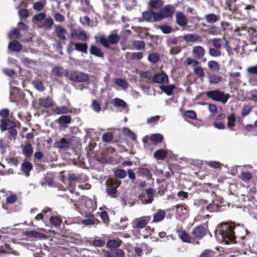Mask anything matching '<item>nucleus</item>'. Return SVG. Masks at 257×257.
I'll return each instance as SVG.
<instances>
[{"label": "nucleus", "instance_id": "9b49d317", "mask_svg": "<svg viewBox=\"0 0 257 257\" xmlns=\"http://www.w3.org/2000/svg\"><path fill=\"white\" fill-rule=\"evenodd\" d=\"M151 217L150 216H143L137 219L134 225V228L139 229H143L151 220Z\"/></svg>", "mask_w": 257, "mask_h": 257}, {"label": "nucleus", "instance_id": "cd10ccee", "mask_svg": "<svg viewBox=\"0 0 257 257\" xmlns=\"http://www.w3.org/2000/svg\"><path fill=\"white\" fill-rule=\"evenodd\" d=\"M0 253H12L16 254L17 251L13 249L10 244L5 243L4 245L0 246Z\"/></svg>", "mask_w": 257, "mask_h": 257}, {"label": "nucleus", "instance_id": "39448f33", "mask_svg": "<svg viewBox=\"0 0 257 257\" xmlns=\"http://www.w3.org/2000/svg\"><path fill=\"white\" fill-rule=\"evenodd\" d=\"M121 184V181L118 179H111L106 182L107 188L106 192L108 195L112 196L117 193V188Z\"/></svg>", "mask_w": 257, "mask_h": 257}, {"label": "nucleus", "instance_id": "6e6d98bb", "mask_svg": "<svg viewBox=\"0 0 257 257\" xmlns=\"http://www.w3.org/2000/svg\"><path fill=\"white\" fill-rule=\"evenodd\" d=\"M159 28L164 34H169L171 33L173 29L171 27L166 24H163L159 26Z\"/></svg>", "mask_w": 257, "mask_h": 257}, {"label": "nucleus", "instance_id": "1a4fd4ad", "mask_svg": "<svg viewBox=\"0 0 257 257\" xmlns=\"http://www.w3.org/2000/svg\"><path fill=\"white\" fill-rule=\"evenodd\" d=\"M72 141V139L70 138H64L56 142L54 146L55 148H57L59 149L68 150L70 148Z\"/></svg>", "mask_w": 257, "mask_h": 257}, {"label": "nucleus", "instance_id": "5701e85b", "mask_svg": "<svg viewBox=\"0 0 257 257\" xmlns=\"http://www.w3.org/2000/svg\"><path fill=\"white\" fill-rule=\"evenodd\" d=\"M32 169L33 165L30 162L25 161L21 165V170L26 177L30 176V172Z\"/></svg>", "mask_w": 257, "mask_h": 257}, {"label": "nucleus", "instance_id": "b1692460", "mask_svg": "<svg viewBox=\"0 0 257 257\" xmlns=\"http://www.w3.org/2000/svg\"><path fill=\"white\" fill-rule=\"evenodd\" d=\"M8 48L12 51L19 52L22 49V45L17 40L11 41L8 45Z\"/></svg>", "mask_w": 257, "mask_h": 257}, {"label": "nucleus", "instance_id": "09e8293b", "mask_svg": "<svg viewBox=\"0 0 257 257\" xmlns=\"http://www.w3.org/2000/svg\"><path fill=\"white\" fill-rule=\"evenodd\" d=\"M123 134L133 141L137 140L136 135L128 128H124L123 130Z\"/></svg>", "mask_w": 257, "mask_h": 257}, {"label": "nucleus", "instance_id": "603ef678", "mask_svg": "<svg viewBox=\"0 0 257 257\" xmlns=\"http://www.w3.org/2000/svg\"><path fill=\"white\" fill-rule=\"evenodd\" d=\"M50 221L52 225L55 227H58L62 223V219L57 216H51L50 218Z\"/></svg>", "mask_w": 257, "mask_h": 257}, {"label": "nucleus", "instance_id": "9d476101", "mask_svg": "<svg viewBox=\"0 0 257 257\" xmlns=\"http://www.w3.org/2000/svg\"><path fill=\"white\" fill-rule=\"evenodd\" d=\"M154 83L167 84L169 81L168 76L164 72H161L154 75L152 79Z\"/></svg>", "mask_w": 257, "mask_h": 257}, {"label": "nucleus", "instance_id": "bb28decb", "mask_svg": "<svg viewBox=\"0 0 257 257\" xmlns=\"http://www.w3.org/2000/svg\"><path fill=\"white\" fill-rule=\"evenodd\" d=\"M182 42L181 37H169L167 39L166 44L168 47H172Z\"/></svg>", "mask_w": 257, "mask_h": 257}, {"label": "nucleus", "instance_id": "2eb2a0df", "mask_svg": "<svg viewBox=\"0 0 257 257\" xmlns=\"http://www.w3.org/2000/svg\"><path fill=\"white\" fill-rule=\"evenodd\" d=\"M171 211H176V214L180 217L183 216L187 214V207L182 204H177L173 206L170 209Z\"/></svg>", "mask_w": 257, "mask_h": 257}, {"label": "nucleus", "instance_id": "e2e57ef3", "mask_svg": "<svg viewBox=\"0 0 257 257\" xmlns=\"http://www.w3.org/2000/svg\"><path fill=\"white\" fill-rule=\"evenodd\" d=\"M184 114L185 117L191 119H195L197 117L196 113L191 110L185 111Z\"/></svg>", "mask_w": 257, "mask_h": 257}, {"label": "nucleus", "instance_id": "c03bdc74", "mask_svg": "<svg viewBox=\"0 0 257 257\" xmlns=\"http://www.w3.org/2000/svg\"><path fill=\"white\" fill-rule=\"evenodd\" d=\"M198 34H189L183 37V39L187 42H196L198 38Z\"/></svg>", "mask_w": 257, "mask_h": 257}, {"label": "nucleus", "instance_id": "4c0bfd02", "mask_svg": "<svg viewBox=\"0 0 257 257\" xmlns=\"http://www.w3.org/2000/svg\"><path fill=\"white\" fill-rule=\"evenodd\" d=\"M227 127L230 130L233 131L235 130L234 126H235V117L234 114H231L227 117Z\"/></svg>", "mask_w": 257, "mask_h": 257}, {"label": "nucleus", "instance_id": "69168bd1", "mask_svg": "<svg viewBox=\"0 0 257 257\" xmlns=\"http://www.w3.org/2000/svg\"><path fill=\"white\" fill-rule=\"evenodd\" d=\"M115 176L118 178H123L126 175V172L123 169H117L114 172Z\"/></svg>", "mask_w": 257, "mask_h": 257}, {"label": "nucleus", "instance_id": "bf43d9fd", "mask_svg": "<svg viewBox=\"0 0 257 257\" xmlns=\"http://www.w3.org/2000/svg\"><path fill=\"white\" fill-rule=\"evenodd\" d=\"M99 42L105 48H110L108 38H106L104 36H101L99 38Z\"/></svg>", "mask_w": 257, "mask_h": 257}, {"label": "nucleus", "instance_id": "dca6fc26", "mask_svg": "<svg viewBox=\"0 0 257 257\" xmlns=\"http://www.w3.org/2000/svg\"><path fill=\"white\" fill-rule=\"evenodd\" d=\"M177 233L180 239L184 242L190 243L191 237L190 235L186 231V230L182 228L177 230Z\"/></svg>", "mask_w": 257, "mask_h": 257}, {"label": "nucleus", "instance_id": "4d7b16f0", "mask_svg": "<svg viewBox=\"0 0 257 257\" xmlns=\"http://www.w3.org/2000/svg\"><path fill=\"white\" fill-rule=\"evenodd\" d=\"M133 46L137 50H143L145 49V44L143 41H136L133 43Z\"/></svg>", "mask_w": 257, "mask_h": 257}, {"label": "nucleus", "instance_id": "f704fd0d", "mask_svg": "<svg viewBox=\"0 0 257 257\" xmlns=\"http://www.w3.org/2000/svg\"><path fill=\"white\" fill-rule=\"evenodd\" d=\"M121 243L122 241L121 240L111 239L107 242L106 246L109 248V249L118 248L120 246Z\"/></svg>", "mask_w": 257, "mask_h": 257}, {"label": "nucleus", "instance_id": "4be33fe9", "mask_svg": "<svg viewBox=\"0 0 257 257\" xmlns=\"http://www.w3.org/2000/svg\"><path fill=\"white\" fill-rule=\"evenodd\" d=\"M159 88L167 95L170 96L173 94V91L176 88V86L174 84L166 85L162 84L160 86Z\"/></svg>", "mask_w": 257, "mask_h": 257}, {"label": "nucleus", "instance_id": "473e14b6", "mask_svg": "<svg viewBox=\"0 0 257 257\" xmlns=\"http://www.w3.org/2000/svg\"><path fill=\"white\" fill-rule=\"evenodd\" d=\"M81 7L79 8V10L83 12L87 13L92 8L90 4V0H81Z\"/></svg>", "mask_w": 257, "mask_h": 257}, {"label": "nucleus", "instance_id": "a18cd8bd", "mask_svg": "<svg viewBox=\"0 0 257 257\" xmlns=\"http://www.w3.org/2000/svg\"><path fill=\"white\" fill-rule=\"evenodd\" d=\"M148 60L153 63H157L160 59L159 55L157 53H152L148 56Z\"/></svg>", "mask_w": 257, "mask_h": 257}, {"label": "nucleus", "instance_id": "7ed1b4c3", "mask_svg": "<svg viewBox=\"0 0 257 257\" xmlns=\"http://www.w3.org/2000/svg\"><path fill=\"white\" fill-rule=\"evenodd\" d=\"M206 95L209 98L223 104L226 103L230 97L229 94L225 93L219 89L208 91L206 92Z\"/></svg>", "mask_w": 257, "mask_h": 257}, {"label": "nucleus", "instance_id": "13d9d810", "mask_svg": "<svg viewBox=\"0 0 257 257\" xmlns=\"http://www.w3.org/2000/svg\"><path fill=\"white\" fill-rule=\"evenodd\" d=\"M221 77L216 74H213L209 77V82L212 84L218 83L221 81Z\"/></svg>", "mask_w": 257, "mask_h": 257}, {"label": "nucleus", "instance_id": "0e129e2a", "mask_svg": "<svg viewBox=\"0 0 257 257\" xmlns=\"http://www.w3.org/2000/svg\"><path fill=\"white\" fill-rule=\"evenodd\" d=\"M169 50L170 54L172 55H175L179 54L181 51V47L180 46H176L174 47H171Z\"/></svg>", "mask_w": 257, "mask_h": 257}, {"label": "nucleus", "instance_id": "5fc2aeb1", "mask_svg": "<svg viewBox=\"0 0 257 257\" xmlns=\"http://www.w3.org/2000/svg\"><path fill=\"white\" fill-rule=\"evenodd\" d=\"M206 208L209 212H217L219 210V206L213 202L207 205Z\"/></svg>", "mask_w": 257, "mask_h": 257}, {"label": "nucleus", "instance_id": "4468645a", "mask_svg": "<svg viewBox=\"0 0 257 257\" xmlns=\"http://www.w3.org/2000/svg\"><path fill=\"white\" fill-rule=\"evenodd\" d=\"M38 102L40 107L44 108L51 107L54 104L53 99L49 96L40 98L38 100Z\"/></svg>", "mask_w": 257, "mask_h": 257}, {"label": "nucleus", "instance_id": "6e6552de", "mask_svg": "<svg viewBox=\"0 0 257 257\" xmlns=\"http://www.w3.org/2000/svg\"><path fill=\"white\" fill-rule=\"evenodd\" d=\"M159 13L152 10H148L142 13V18L147 22H155L159 21Z\"/></svg>", "mask_w": 257, "mask_h": 257}, {"label": "nucleus", "instance_id": "ddd939ff", "mask_svg": "<svg viewBox=\"0 0 257 257\" xmlns=\"http://www.w3.org/2000/svg\"><path fill=\"white\" fill-rule=\"evenodd\" d=\"M212 46L220 50L223 47H226L228 44V42L225 37L222 38H213L211 40Z\"/></svg>", "mask_w": 257, "mask_h": 257}, {"label": "nucleus", "instance_id": "58836bf2", "mask_svg": "<svg viewBox=\"0 0 257 257\" xmlns=\"http://www.w3.org/2000/svg\"><path fill=\"white\" fill-rule=\"evenodd\" d=\"M71 117L69 115H62L58 119V123L60 125L69 124L71 122Z\"/></svg>", "mask_w": 257, "mask_h": 257}, {"label": "nucleus", "instance_id": "774afa93", "mask_svg": "<svg viewBox=\"0 0 257 257\" xmlns=\"http://www.w3.org/2000/svg\"><path fill=\"white\" fill-rule=\"evenodd\" d=\"M214 252L211 250L205 249L200 255V257H214Z\"/></svg>", "mask_w": 257, "mask_h": 257}, {"label": "nucleus", "instance_id": "a211bd4d", "mask_svg": "<svg viewBox=\"0 0 257 257\" xmlns=\"http://www.w3.org/2000/svg\"><path fill=\"white\" fill-rule=\"evenodd\" d=\"M89 52L91 55L95 56V57L100 58H104V52L100 48L94 45H92L90 46Z\"/></svg>", "mask_w": 257, "mask_h": 257}, {"label": "nucleus", "instance_id": "ea45409f", "mask_svg": "<svg viewBox=\"0 0 257 257\" xmlns=\"http://www.w3.org/2000/svg\"><path fill=\"white\" fill-rule=\"evenodd\" d=\"M114 83L124 90H126L128 86L127 82L124 79L116 78L114 80Z\"/></svg>", "mask_w": 257, "mask_h": 257}, {"label": "nucleus", "instance_id": "79ce46f5", "mask_svg": "<svg viewBox=\"0 0 257 257\" xmlns=\"http://www.w3.org/2000/svg\"><path fill=\"white\" fill-rule=\"evenodd\" d=\"M107 38L109 45L110 44L113 45L117 44L120 39L119 36L116 34H111L109 35Z\"/></svg>", "mask_w": 257, "mask_h": 257}, {"label": "nucleus", "instance_id": "7c9ffc66", "mask_svg": "<svg viewBox=\"0 0 257 257\" xmlns=\"http://www.w3.org/2000/svg\"><path fill=\"white\" fill-rule=\"evenodd\" d=\"M75 50L83 53L87 54L88 45L86 43H75L74 44Z\"/></svg>", "mask_w": 257, "mask_h": 257}, {"label": "nucleus", "instance_id": "338daca9", "mask_svg": "<svg viewBox=\"0 0 257 257\" xmlns=\"http://www.w3.org/2000/svg\"><path fill=\"white\" fill-rule=\"evenodd\" d=\"M9 36L11 38H15L16 39H19L20 38L21 34L19 32V29L17 28L14 29L10 33Z\"/></svg>", "mask_w": 257, "mask_h": 257}, {"label": "nucleus", "instance_id": "20e7f679", "mask_svg": "<svg viewBox=\"0 0 257 257\" xmlns=\"http://www.w3.org/2000/svg\"><path fill=\"white\" fill-rule=\"evenodd\" d=\"M69 78L70 80L76 82H87L89 80V77L87 74L79 71H72L69 74Z\"/></svg>", "mask_w": 257, "mask_h": 257}, {"label": "nucleus", "instance_id": "f3484780", "mask_svg": "<svg viewBox=\"0 0 257 257\" xmlns=\"http://www.w3.org/2000/svg\"><path fill=\"white\" fill-rule=\"evenodd\" d=\"M192 54L196 59L200 60L204 56L205 50L202 46H196L193 47Z\"/></svg>", "mask_w": 257, "mask_h": 257}, {"label": "nucleus", "instance_id": "c756f323", "mask_svg": "<svg viewBox=\"0 0 257 257\" xmlns=\"http://www.w3.org/2000/svg\"><path fill=\"white\" fill-rule=\"evenodd\" d=\"M206 22L209 24L215 23L219 21L220 17L218 15L214 14H209L206 15L204 17Z\"/></svg>", "mask_w": 257, "mask_h": 257}, {"label": "nucleus", "instance_id": "37998d69", "mask_svg": "<svg viewBox=\"0 0 257 257\" xmlns=\"http://www.w3.org/2000/svg\"><path fill=\"white\" fill-rule=\"evenodd\" d=\"M30 14L29 10L27 9H20L18 12V16L21 20L28 18L30 16Z\"/></svg>", "mask_w": 257, "mask_h": 257}, {"label": "nucleus", "instance_id": "412c9836", "mask_svg": "<svg viewBox=\"0 0 257 257\" xmlns=\"http://www.w3.org/2000/svg\"><path fill=\"white\" fill-rule=\"evenodd\" d=\"M168 155L167 150L163 149L157 150L154 153V157L158 160H163L166 159Z\"/></svg>", "mask_w": 257, "mask_h": 257}, {"label": "nucleus", "instance_id": "6ab92c4d", "mask_svg": "<svg viewBox=\"0 0 257 257\" xmlns=\"http://www.w3.org/2000/svg\"><path fill=\"white\" fill-rule=\"evenodd\" d=\"M52 74L55 76L62 77L68 75L67 70L62 67L55 66L52 70Z\"/></svg>", "mask_w": 257, "mask_h": 257}, {"label": "nucleus", "instance_id": "864d4df0", "mask_svg": "<svg viewBox=\"0 0 257 257\" xmlns=\"http://www.w3.org/2000/svg\"><path fill=\"white\" fill-rule=\"evenodd\" d=\"M33 85L36 89L40 91H43L45 89L43 83L39 80L34 81L33 82Z\"/></svg>", "mask_w": 257, "mask_h": 257}, {"label": "nucleus", "instance_id": "2f4dec72", "mask_svg": "<svg viewBox=\"0 0 257 257\" xmlns=\"http://www.w3.org/2000/svg\"><path fill=\"white\" fill-rule=\"evenodd\" d=\"M164 4L163 1L161 0H150L148 6L152 9H159L161 8Z\"/></svg>", "mask_w": 257, "mask_h": 257}, {"label": "nucleus", "instance_id": "e433bc0d", "mask_svg": "<svg viewBox=\"0 0 257 257\" xmlns=\"http://www.w3.org/2000/svg\"><path fill=\"white\" fill-rule=\"evenodd\" d=\"M111 103L115 106L121 107L123 108H125L127 106L126 103L124 100L118 98H115L112 99Z\"/></svg>", "mask_w": 257, "mask_h": 257}, {"label": "nucleus", "instance_id": "f257e3e1", "mask_svg": "<svg viewBox=\"0 0 257 257\" xmlns=\"http://www.w3.org/2000/svg\"><path fill=\"white\" fill-rule=\"evenodd\" d=\"M246 232L247 230L242 225L235 224L233 222L221 223L217 229L218 233L226 244L235 243L237 237L244 239Z\"/></svg>", "mask_w": 257, "mask_h": 257}, {"label": "nucleus", "instance_id": "0eeeda50", "mask_svg": "<svg viewBox=\"0 0 257 257\" xmlns=\"http://www.w3.org/2000/svg\"><path fill=\"white\" fill-rule=\"evenodd\" d=\"M175 12V7L172 5H168L164 6L159 12L158 17L159 21L163 19L171 17Z\"/></svg>", "mask_w": 257, "mask_h": 257}, {"label": "nucleus", "instance_id": "aec40b11", "mask_svg": "<svg viewBox=\"0 0 257 257\" xmlns=\"http://www.w3.org/2000/svg\"><path fill=\"white\" fill-rule=\"evenodd\" d=\"M176 23L180 26H185L188 20L182 12H177L176 14Z\"/></svg>", "mask_w": 257, "mask_h": 257}, {"label": "nucleus", "instance_id": "c9c22d12", "mask_svg": "<svg viewBox=\"0 0 257 257\" xmlns=\"http://www.w3.org/2000/svg\"><path fill=\"white\" fill-rule=\"evenodd\" d=\"M238 178L244 182L247 183L252 178V175L249 172H242Z\"/></svg>", "mask_w": 257, "mask_h": 257}, {"label": "nucleus", "instance_id": "680f3d73", "mask_svg": "<svg viewBox=\"0 0 257 257\" xmlns=\"http://www.w3.org/2000/svg\"><path fill=\"white\" fill-rule=\"evenodd\" d=\"M194 72L199 77H203L205 75L203 69L200 66L194 67Z\"/></svg>", "mask_w": 257, "mask_h": 257}, {"label": "nucleus", "instance_id": "f8f14e48", "mask_svg": "<svg viewBox=\"0 0 257 257\" xmlns=\"http://www.w3.org/2000/svg\"><path fill=\"white\" fill-rule=\"evenodd\" d=\"M105 257H123L124 252L122 249L118 248H111L104 251Z\"/></svg>", "mask_w": 257, "mask_h": 257}, {"label": "nucleus", "instance_id": "8fccbe9b", "mask_svg": "<svg viewBox=\"0 0 257 257\" xmlns=\"http://www.w3.org/2000/svg\"><path fill=\"white\" fill-rule=\"evenodd\" d=\"M208 53L211 56L215 57H220L221 55V51L214 47L209 48Z\"/></svg>", "mask_w": 257, "mask_h": 257}, {"label": "nucleus", "instance_id": "a19ab883", "mask_svg": "<svg viewBox=\"0 0 257 257\" xmlns=\"http://www.w3.org/2000/svg\"><path fill=\"white\" fill-rule=\"evenodd\" d=\"M33 153V147L30 144L26 145L23 149V154L27 158L30 157Z\"/></svg>", "mask_w": 257, "mask_h": 257}, {"label": "nucleus", "instance_id": "423d86ee", "mask_svg": "<svg viewBox=\"0 0 257 257\" xmlns=\"http://www.w3.org/2000/svg\"><path fill=\"white\" fill-rule=\"evenodd\" d=\"M207 228L203 224H200L194 227L191 231L192 238L200 240L207 233Z\"/></svg>", "mask_w": 257, "mask_h": 257}, {"label": "nucleus", "instance_id": "de8ad7c7", "mask_svg": "<svg viewBox=\"0 0 257 257\" xmlns=\"http://www.w3.org/2000/svg\"><path fill=\"white\" fill-rule=\"evenodd\" d=\"M154 190L153 188H149L146 190V194L148 197V199L145 201V203L150 204L154 200Z\"/></svg>", "mask_w": 257, "mask_h": 257}, {"label": "nucleus", "instance_id": "a878e982", "mask_svg": "<svg viewBox=\"0 0 257 257\" xmlns=\"http://www.w3.org/2000/svg\"><path fill=\"white\" fill-rule=\"evenodd\" d=\"M55 33L57 37L60 40H66V34L67 31L65 28L61 26H57L55 28Z\"/></svg>", "mask_w": 257, "mask_h": 257}, {"label": "nucleus", "instance_id": "c85d7f7f", "mask_svg": "<svg viewBox=\"0 0 257 257\" xmlns=\"http://www.w3.org/2000/svg\"><path fill=\"white\" fill-rule=\"evenodd\" d=\"M53 112L57 114H66L69 112H71L67 106H57L52 109Z\"/></svg>", "mask_w": 257, "mask_h": 257}, {"label": "nucleus", "instance_id": "49530a36", "mask_svg": "<svg viewBox=\"0 0 257 257\" xmlns=\"http://www.w3.org/2000/svg\"><path fill=\"white\" fill-rule=\"evenodd\" d=\"M235 2L236 0H227L225 4V9H227L230 12H233L236 10Z\"/></svg>", "mask_w": 257, "mask_h": 257}, {"label": "nucleus", "instance_id": "393cba45", "mask_svg": "<svg viewBox=\"0 0 257 257\" xmlns=\"http://www.w3.org/2000/svg\"><path fill=\"white\" fill-rule=\"evenodd\" d=\"M166 215V211L164 210L159 209L153 215V222H159L162 221Z\"/></svg>", "mask_w": 257, "mask_h": 257}, {"label": "nucleus", "instance_id": "052dcab7", "mask_svg": "<svg viewBox=\"0 0 257 257\" xmlns=\"http://www.w3.org/2000/svg\"><path fill=\"white\" fill-rule=\"evenodd\" d=\"M113 135L110 133H104L102 137V141L104 142L109 143L112 141Z\"/></svg>", "mask_w": 257, "mask_h": 257}, {"label": "nucleus", "instance_id": "72a5a7b5", "mask_svg": "<svg viewBox=\"0 0 257 257\" xmlns=\"http://www.w3.org/2000/svg\"><path fill=\"white\" fill-rule=\"evenodd\" d=\"M149 139L151 141L154 145L160 144L163 142V136L160 134L152 135Z\"/></svg>", "mask_w": 257, "mask_h": 257}, {"label": "nucleus", "instance_id": "3c124183", "mask_svg": "<svg viewBox=\"0 0 257 257\" xmlns=\"http://www.w3.org/2000/svg\"><path fill=\"white\" fill-rule=\"evenodd\" d=\"M208 66L211 70L217 72L219 70V66L218 63L215 61H210L208 62Z\"/></svg>", "mask_w": 257, "mask_h": 257}, {"label": "nucleus", "instance_id": "f03ea898", "mask_svg": "<svg viewBox=\"0 0 257 257\" xmlns=\"http://www.w3.org/2000/svg\"><path fill=\"white\" fill-rule=\"evenodd\" d=\"M17 123L9 119H1L0 120V129L2 132L8 131V138L9 140H16L18 134L16 129Z\"/></svg>", "mask_w": 257, "mask_h": 257}]
</instances>
